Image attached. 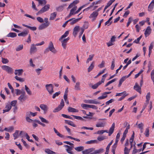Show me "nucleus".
Returning <instances> with one entry per match:
<instances>
[{
	"label": "nucleus",
	"mask_w": 154,
	"mask_h": 154,
	"mask_svg": "<svg viewBox=\"0 0 154 154\" xmlns=\"http://www.w3.org/2000/svg\"><path fill=\"white\" fill-rule=\"evenodd\" d=\"M49 51L54 53H56L57 51L54 47L53 43L52 42H50L49 43L48 47L44 51V53H45L48 52Z\"/></svg>",
	"instance_id": "f257e3e1"
},
{
	"label": "nucleus",
	"mask_w": 154,
	"mask_h": 154,
	"mask_svg": "<svg viewBox=\"0 0 154 154\" xmlns=\"http://www.w3.org/2000/svg\"><path fill=\"white\" fill-rule=\"evenodd\" d=\"M46 88L50 94H52L54 92V86L52 84H47L45 85Z\"/></svg>",
	"instance_id": "f03ea898"
},
{
	"label": "nucleus",
	"mask_w": 154,
	"mask_h": 154,
	"mask_svg": "<svg viewBox=\"0 0 154 154\" xmlns=\"http://www.w3.org/2000/svg\"><path fill=\"white\" fill-rule=\"evenodd\" d=\"M64 106V103L63 100L62 99L60 104L53 110V112H58L62 109Z\"/></svg>",
	"instance_id": "7ed1b4c3"
},
{
	"label": "nucleus",
	"mask_w": 154,
	"mask_h": 154,
	"mask_svg": "<svg viewBox=\"0 0 154 154\" xmlns=\"http://www.w3.org/2000/svg\"><path fill=\"white\" fill-rule=\"evenodd\" d=\"M49 5H47L42 7L37 13L36 15H38L42 14L44 12L47 11L50 8Z\"/></svg>",
	"instance_id": "20e7f679"
},
{
	"label": "nucleus",
	"mask_w": 154,
	"mask_h": 154,
	"mask_svg": "<svg viewBox=\"0 0 154 154\" xmlns=\"http://www.w3.org/2000/svg\"><path fill=\"white\" fill-rule=\"evenodd\" d=\"M64 146L67 148L66 150L67 152L69 154H74L73 152L72 151L74 147V146H70L68 145H65Z\"/></svg>",
	"instance_id": "39448f33"
},
{
	"label": "nucleus",
	"mask_w": 154,
	"mask_h": 154,
	"mask_svg": "<svg viewBox=\"0 0 154 154\" xmlns=\"http://www.w3.org/2000/svg\"><path fill=\"white\" fill-rule=\"evenodd\" d=\"M2 68L4 70H5L8 73H11L13 72V69L12 68L8 66L4 65L2 66Z\"/></svg>",
	"instance_id": "423d86ee"
},
{
	"label": "nucleus",
	"mask_w": 154,
	"mask_h": 154,
	"mask_svg": "<svg viewBox=\"0 0 154 154\" xmlns=\"http://www.w3.org/2000/svg\"><path fill=\"white\" fill-rule=\"evenodd\" d=\"M99 13L97 11H94L91 14L89 17L90 18H92V21H94L96 19Z\"/></svg>",
	"instance_id": "0eeeda50"
},
{
	"label": "nucleus",
	"mask_w": 154,
	"mask_h": 154,
	"mask_svg": "<svg viewBox=\"0 0 154 154\" xmlns=\"http://www.w3.org/2000/svg\"><path fill=\"white\" fill-rule=\"evenodd\" d=\"M84 102L85 103L90 104H98L100 103L99 102L96 101L94 99L89 100H84Z\"/></svg>",
	"instance_id": "6e6552de"
},
{
	"label": "nucleus",
	"mask_w": 154,
	"mask_h": 154,
	"mask_svg": "<svg viewBox=\"0 0 154 154\" xmlns=\"http://www.w3.org/2000/svg\"><path fill=\"white\" fill-rule=\"evenodd\" d=\"M5 109L3 110V113H4L6 112H9L11 108V105H10V103H6Z\"/></svg>",
	"instance_id": "1a4fd4ad"
},
{
	"label": "nucleus",
	"mask_w": 154,
	"mask_h": 154,
	"mask_svg": "<svg viewBox=\"0 0 154 154\" xmlns=\"http://www.w3.org/2000/svg\"><path fill=\"white\" fill-rule=\"evenodd\" d=\"M95 148H89L88 149H86L82 152V154H89L90 153L94 151Z\"/></svg>",
	"instance_id": "9d476101"
},
{
	"label": "nucleus",
	"mask_w": 154,
	"mask_h": 154,
	"mask_svg": "<svg viewBox=\"0 0 154 154\" xmlns=\"http://www.w3.org/2000/svg\"><path fill=\"white\" fill-rule=\"evenodd\" d=\"M134 89L137 91L140 94H141V87L136 82L135 83L134 87Z\"/></svg>",
	"instance_id": "9b49d317"
},
{
	"label": "nucleus",
	"mask_w": 154,
	"mask_h": 154,
	"mask_svg": "<svg viewBox=\"0 0 154 154\" xmlns=\"http://www.w3.org/2000/svg\"><path fill=\"white\" fill-rule=\"evenodd\" d=\"M151 29L149 26H148L144 32V34L146 37L148 36L151 33Z\"/></svg>",
	"instance_id": "f8f14e48"
},
{
	"label": "nucleus",
	"mask_w": 154,
	"mask_h": 154,
	"mask_svg": "<svg viewBox=\"0 0 154 154\" xmlns=\"http://www.w3.org/2000/svg\"><path fill=\"white\" fill-rule=\"evenodd\" d=\"M35 46V45L34 44H32L31 45L30 51L31 54L37 51V48Z\"/></svg>",
	"instance_id": "ddd939ff"
},
{
	"label": "nucleus",
	"mask_w": 154,
	"mask_h": 154,
	"mask_svg": "<svg viewBox=\"0 0 154 154\" xmlns=\"http://www.w3.org/2000/svg\"><path fill=\"white\" fill-rule=\"evenodd\" d=\"M115 126V124L114 123H113L111 128H110L108 133H109V136H110L113 132Z\"/></svg>",
	"instance_id": "4468645a"
},
{
	"label": "nucleus",
	"mask_w": 154,
	"mask_h": 154,
	"mask_svg": "<svg viewBox=\"0 0 154 154\" xmlns=\"http://www.w3.org/2000/svg\"><path fill=\"white\" fill-rule=\"evenodd\" d=\"M23 72V69H15L14 72V74L16 75L20 76L22 75Z\"/></svg>",
	"instance_id": "2eb2a0df"
},
{
	"label": "nucleus",
	"mask_w": 154,
	"mask_h": 154,
	"mask_svg": "<svg viewBox=\"0 0 154 154\" xmlns=\"http://www.w3.org/2000/svg\"><path fill=\"white\" fill-rule=\"evenodd\" d=\"M154 6V0H152L148 7V11H151L153 9Z\"/></svg>",
	"instance_id": "dca6fc26"
},
{
	"label": "nucleus",
	"mask_w": 154,
	"mask_h": 154,
	"mask_svg": "<svg viewBox=\"0 0 154 154\" xmlns=\"http://www.w3.org/2000/svg\"><path fill=\"white\" fill-rule=\"evenodd\" d=\"M93 152L91 153L90 154H97L103 153L104 151V150L103 148H100L98 150L94 151Z\"/></svg>",
	"instance_id": "f3484780"
},
{
	"label": "nucleus",
	"mask_w": 154,
	"mask_h": 154,
	"mask_svg": "<svg viewBox=\"0 0 154 154\" xmlns=\"http://www.w3.org/2000/svg\"><path fill=\"white\" fill-rule=\"evenodd\" d=\"M82 18V17H81L76 19H75V18H71V19L72 20L70 21L71 22L70 23V24L73 25L74 24L80 20Z\"/></svg>",
	"instance_id": "a211bd4d"
},
{
	"label": "nucleus",
	"mask_w": 154,
	"mask_h": 154,
	"mask_svg": "<svg viewBox=\"0 0 154 154\" xmlns=\"http://www.w3.org/2000/svg\"><path fill=\"white\" fill-rule=\"evenodd\" d=\"M40 107L41 109L44 110L45 113H46L48 109V108L47 106L43 104H41L40 106Z\"/></svg>",
	"instance_id": "6ab92c4d"
},
{
	"label": "nucleus",
	"mask_w": 154,
	"mask_h": 154,
	"mask_svg": "<svg viewBox=\"0 0 154 154\" xmlns=\"http://www.w3.org/2000/svg\"><path fill=\"white\" fill-rule=\"evenodd\" d=\"M115 0H110L107 3V5H106L104 8L103 12H104L106 10L109 6H110L114 1Z\"/></svg>",
	"instance_id": "aec40b11"
},
{
	"label": "nucleus",
	"mask_w": 154,
	"mask_h": 154,
	"mask_svg": "<svg viewBox=\"0 0 154 154\" xmlns=\"http://www.w3.org/2000/svg\"><path fill=\"white\" fill-rule=\"evenodd\" d=\"M48 26V24L46 23H43L41 24L38 27L39 30H42L47 27Z\"/></svg>",
	"instance_id": "412c9836"
},
{
	"label": "nucleus",
	"mask_w": 154,
	"mask_h": 154,
	"mask_svg": "<svg viewBox=\"0 0 154 154\" xmlns=\"http://www.w3.org/2000/svg\"><path fill=\"white\" fill-rule=\"evenodd\" d=\"M65 122L66 124H67L69 125H70L73 127H75L76 126L75 124H74L73 122L69 120H65Z\"/></svg>",
	"instance_id": "4be33fe9"
},
{
	"label": "nucleus",
	"mask_w": 154,
	"mask_h": 154,
	"mask_svg": "<svg viewBox=\"0 0 154 154\" xmlns=\"http://www.w3.org/2000/svg\"><path fill=\"white\" fill-rule=\"evenodd\" d=\"M28 31L26 30H25L24 31L22 32L19 33L18 34V36H22L23 37L27 35L28 33Z\"/></svg>",
	"instance_id": "5701e85b"
},
{
	"label": "nucleus",
	"mask_w": 154,
	"mask_h": 154,
	"mask_svg": "<svg viewBox=\"0 0 154 154\" xmlns=\"http://www.w3.org/2000/svg\"><path fill=\"white\" fill-rule=\"evenodd\" d=\"M69 34V31H68L65 32L64 34L62 35V36L59 39V40L61 41L63 38H66L67 36Z\"/></svg>",
	"instance_id": "b1692460"
},
{
	"label": "nucleus",
	"mask_w": 154,
	"mask_h": 154,
	"mask_svg": "<svg viewBox=\"0 0 154 154\" xmlns=\"http://www.w3.org/2000/svg\"><path fill=\"white\" fill-rule=\"evenodd\" d=\"M68 110L69 112H78V110L74 108L71 107H69L68 109Z\"/></svg>",
	"instance_id": "393cba45"
},
{
	"label": "nucleus",
	"mask_w": 154,
	"mask_h": 154,
	"mask_svg": "<svg viewBox=\"0 0 154 154\" xmlns=\"http://www.w3.org/2000/svg\"><path fill=\"white\" fill-rule=\"evenodd\" d=\"M17 34L15 32H10L7 35V37H10L11 38H14L17 36Z\"/></svg>",
	"instance_id": "a878e982"
},
{
	"label": "nucleus",
	"mask_w": 154,
	"mask_h": 154,
	"mask_svg": "<svg viewBox=\"0 0 154 154\" xmlns=\"http://www.w3.org/2000/svg\"><path fill=\"white\" fill-rule=\"evenodd\" d=\"M56 15L57 13L56 12H54L53 13H51L50 15L49 18L50 20H54L55 18L56 17Z\"/></svg>",
	"instance_id": "bb28decb"
},
{
	"label": "nucleus",
	"mask_w": 154,
	"mask_h": 154,
	"mask_svg": "<svg viewBox=\"0 0 154 154\" xmlns=\"http://www.w3.org/2000/svg\"><path fill=\"white\" fill-rule=\"evenodd\" d=\"M101 84V82L100 81L97 83L95 84L94 85L91 86V87L92 89H96L97 88L98 86L100 85Z\"/></svg>",
	"instance_id": "cd10ccee"
},
{
	"label": "nucleus",
	"mask_w": 154,
	"mask_h": 154,
	"mask_svg": "<svg viewBox=\"0 0 154 154\" xmlns=\"http://www.w3.org/2000/svg\"><path fill=\"white\" fill-rule=\"evenodd\" d=\"M80 83L78 82H76L75 85L74 87V89L76 90H80Z\"/></svg>",
	"instance_id": "c85d7f7f"
},
{
	"label": "nucleus",
	"mask_w": 154,
	"mask_h": 154,
	"mask_svg": "<svg viewBox=\"0 0 154 154\" xmlns=\"http://www.w3.org/2000/svg\"><path fill=\"white\" fill-rule=\"evenodd\" d=\"M75 150L78 152H80L81 151H83L84 149V147L83 146H78L75 148Z\"/></svg>",
	"instance_id": "c756f323"
},
{
	"label": "nucleus",
	"mask_w": 154,
	"mask_h": 154,
	"mask_svg": "<svg viewBox=\"0 0 154 154\" xmlns=\"http://www.w3.org/2000/svg\"><path fill=\"white\" fill-rule=\"evenodd\" d=\"M45 152L48 154H55L56 152L51 150L49 149H46Z\"/></svg>",
	"instance_id": "7c9ffc66"
},
{
	"label": "nucleus",
	"mask_w": 154,
	"mask_h": 154,
	"mask_svg": "<svg viewBox=\"0 0 154 154\" xmlns=\"http://www.w3.org/2000/svg\"><path fill=\"white\" fill-rule=\"evenodd\" d=\"M19 132V131L16 130L15 132L13 134L14 140L17 139L20 135H18Z\"/></svg>",
	"instance_id": "2f4dec72"
},
{
	"label": "nucleus",
	"mask_w": 154,
	"mask_h": 154,
	"mask_svg": "<svg viewBox=\"0 0 154 154\" xmlns=\"http://www.w3.org/2000/svg\"><path fill=\"white\" fill-rule=\"evenodd\" d=\"M94 62H93L91 64L90 66H89L88 68V72H90L94 68Z\"/></svg>",
	"instance_id": "473e14b6"
},
{
	"label": "nucleus",
	"mask_w": 154,
	"mask_h": 154,
	"mask_svg": "<svg viewBox=\"0 0 154 154\" xmlns=\"http://www.w3.org/2000/svg\"><path fill=\"white\" fill-rule=\"evenodd\" d=\"M126 78V76H123L120 79L118 85L119 87H120L121 86L122 83L125 80Z\"/></svg>",
	"instance_id": "72a5a7b5"
},
{
	"label": "nucleus",
	"mask_w": 154,
	"mask_h": 154,
	"mask_svg": "<svg viewBox=\"0 0 154 154\" xmlns=\"http://www.w3.org/2000/svg\"><path fill=\"white\" fill-rule=\"evenodd\" d=\"M98 143V141L96 140H91L89 141H87L85 142V143L86 144H91L94 143Z\"/></svg>",
	"instance_id": "f704fd0d"
},
{
	"label": "nucleus",
	"mask_w": 154,
	"mask_h": 154,
	"mask_svg": "<svg viewBox=\"0 0 154 154\" xmlns=\"http://www.w3.org/2000/svg\"><path fill=\"white\" fill-rule=\"evenodd\" d=\"M14 78L17 81H19L21 82H23L24 81V79L20 77H18L17 76H15L14 77Z\"/></svg>",
	"instance_id": "c9c22d12"
},
{
	"label": "nucleus",
	"mask_w": 154,
	"mask_h": 154,
	"mask_svg": "<svg viewBox=\"0 0 154 154\" xmlns=\"http://www.w3.org/2000/svg\"><path fill=\"white\" fill-rule=\"evenodd\" d=\"M105 122H100L97 123L96 125V127H103L105 125Z\"/></svg>",
	"instance_id": "e433bc0d"
},
{
	"label": "nucleus",
	"mask_w": 154,
	"mask_h": 154,
	"mask_svg": "<svg viewBox=\"0 0 154 154\" xmlns=\"http://www.w3.org/2000/svg\"><path fill=\"white\" fill-rule=\"evenodd\" d=\"M53 129L55 133L57 134V136L60 137H63V136L59 133L55 128H54Z\"/></svg>",
	"instance_id": "4c0bfd02"
},
{
	"label": "nucleus",
	"mask_w": 154,
	"mask_h": 154,
	"mask_svg": "<svg viewBox=\"0 0 154 154\" xmlns=\"http://www.w3.org/2000/svg\"><path fill=\"white\" fill-rule=\"evenodd\" d=\"M131 149H128L127 147H125L124 149V154H129L130 150Z\"/></svg>",
	"instance_id": "58836bf2"
},
{
	"label": "nucleus",
	"mask_w": 154,
	"mask_h": 154,
	"mask_svg": "<svg viewBox=\"0 0 154 154\" xmlns=\"http://www.w3.org/2000/svg\"><path fill=\"white\" fill-rule=\"evenodd\" d=\"M25 89L28 94L29 95H31L32 94L31 91L26 85H25Z\"/></svg>",
	"instance_id": "ea45409f"
},
{
	"label": "nucleus",
	"mask_w": 154,
	"mask_h": 154,
	"mask_svg": "<svg viewBox=\"0 0 154 154\" xmlns=\"http://www.w3.org/2000/svg\"><path fill=\"white\" fill-rule=\"evenodd\" d=\"M39 118L41 119L42 122L47 124L49 123V122L48 121L42 117L39 116Z\"/></svg>",
	"instance_id": "a19ab883"
},
{
	"label": "nucleus",
	"mask_w": 154,
	"mask_h": 154,
	"mask_svg": "<svg viewBox=\"0 0 154 154\" xmlns=\"http://www.w3.org/2000/svg\"><path fill=\"white\" fill-rule=\"evenodd\" d=\"M150 92H148L146 96V102H148L149 101V100L150 99Z\"/></svg>",
	"instance_id": "79ce46f5"
},
{
	"label": "nucleus",
	"mask_w": 154,
	"mask_h": 154,
	"mask_svg": "<svg viewBox=\"0 0 154 154\" xmlns=\"http://www.w3.org/2000/svg\"><path fill=\"white\" fill-rule=\"evenodd\" d=\"M151 79L153 82L154 85V69L151 71Z\"/></svg>",
	"instance_id": "37998d69"
},
{
	"label": "nucleus",
	"mask_w": 154,
	"mask_h": 154,
	"mask_svg": "<svg viewBox=\"0 0 154 154\" xmlns=\"http://www.w3.org/2000/svg\"><path fill=\"white\" fill-rule=\"evenodd\" d=\"M117 146V145H113L112 147L111 151L113 154H115V150Z\"/></svg>",
	"instance_id": "c03bdc74"
},
{
	"label": "nucleus",
	"mask_w": 154,
	"mask_h": 154,
	"mask_svg": "<svg viewBox=\"0 0 154 154\" xmlns=\"http://www.w3.org/2000/svg\"><path fill=\"white\" fill-rule=\"evenodd\" d=\"M24 96L25 95H24V94L21 95L18 98V100H20L21 101H22V100H25V99Z\"/></svg>",
	"instance_id": "a18cd8bd"
},
{
	"label": "nucleus",
	"mask_w": 154,
	"mask_h": 154,
	"mask_svg": "<svg viewBox=\"0 0 154 154\" xmlns=\"http://www.w3.org/2000/svg\"><path fill=\"white\" fill-rule=\"evenodd\" d=\"M23 48V45H19L16 49L17 51H19L22 50Z\"/></svg>",
	"instance_id": "49530a36"
},
{
	"label": "nucleus",
	"mask_w": 154,
	"mask_h": 154,
	"mask_svg": "<svg viewBox=\"0 0 154 154\" xmlns=\"http://www.w3.org/2000/svg\"><path fill=\"white\" fill-rule=\"evenodd\" d=\"M81 106L83 108L87 109L86 108H89L90 105L85 103H82L81 104Z\"/></svg>",
	"instance_id": "de8ad7c7"
},
{
	"label": "nucleus",
	"mask_w": 154,
	"mask_h": 154,
	"mask_svg": "<svg viewBox=\"0 0 154 154\" xmlns=\"http://www.w3.org/2000/svg\"><path fill=\"white\" fill-rule=\"evenodd\" d=\"M141 148L139 149H136V148L134 149L133 150V152H132V154H135V153H137V152H139L141 151Z\"/></svg>",
	"instance_id": "09e8293b"
},
{
	"label": "nucleus",
	"mask_w": 154,
	"mask_h": 154,
	"mask_svg": "<svg viewBox=\"0 0 154 154\" xmlns=\"http://www.w3.org/2000/svg\"><path fill=\"white\" fill-rule=\"evenodd\" d=\"M144 134L146 137H148L149 135V128L146 129Z\"/></svg>",
	"instance_id": "8fccbe9b"
},
{
	"label": "nucleus",
	"mask_w": 154,
	"mask_h": 154,
	"mask_svg": "<svg viewBox=\"0 0 154 154\" xmlns=\"http://www.w3.org/2000/svg\"><path fill=\"white\" fill-rule=\"evenodd\" d=\"M106 139V137L104 136H99L97 138V139L99 141H101Z\"/></svg>",
	"instance_id": "3c124183"
},
{
	"label": "nucleus",
	"mask_w": 154,
	"mask_h": 154,
	"mask_svg": "<svg viewBox=\"0 0 154 154\" xmlns=\"http://www.w3.org/2000/svg\"><path fill=\"white\" fill-rule=\"evenodd\" d=\"M72 116H73L74 118L76 119L84 121V119H83L82 117L79 116H77L74 115H72Z\"/></svg>",
	"instance_id": "603ef678"
},
{
	"label": "nucleus",
	"mask_w": 154,
	"mask_h": 154,
	"mask_svg": "<svg viewBox=\"0 0 154 154\" xmlns=\"http://www.w3.org/2000/svg\"><path fill=\"white\" fill-rule=\"evenodd\" d=\"M88 26V22H85L84 23L82 27L83 28L85 29H87Z\"/></svg>",
	"instance_id": "864d4df0"
},
{
	"label": "nucleus",
	"mask_w": 154,
	"mask_h": 154,
	"mask_svg": "<svg viewBox=\"0 0 154 154\" xmlns=\"http://www.w3.org/2000/svg\"><path fill=\"white\" fill-rule=\"evenodd\" d=\"M115 66V60L114 59H113L112 60V64L111 66V70H113L114 69V68Z\"/></svg>",
	"instance_id": "5fc2aeb1"
},
{
	"label": "nucleus",
	"mask_w": 154,
	"mask_h": 154,
	"mask_svg": "<svg viewBox=\"0 0 154 154\" xmlns=\"http://www.w3.org/2000/svg\"><path fill=\"white\" fill-rule=\"evenodd\" d=\"M2 62L3 63L5 64L8 63L9 62V60L8 59L3 57H2Z\"/></svg>",
	"instance_id": "6e6d98bb"
},
{
	"label": "nucleus",
	"mask_w": 154,
	"mask_h": 154,
	"mask_svg": "<svg viewBox=\"0 0 154 154\" xmlns=\"http://www.w3.org/2000/svg\"><path fill=\"white\" fill-rule=\"evenodd\" d=\"M17 100H16L12 101L11 102V103H10V104L11 105V106H16V105L17 103Z\"/></svg>",
	"instance_id": "4d7b16f0"
},
{
	"label": "nucleus",
	"mask_w": 154,
	"mask_h": 154,
	"mask_svg": "<svg viewBox=\"0 0 154 154\" xmlns=\"http://www.w3.org/2000/svg\"><path fill=\"white\" fill-rule=\"evenodd\" d=\"M26 121L29 122H35L34 121V120H33L29 118V117L27 116L26 118Z\"/></svg>",
	"instance_id": "13d9d810"
},
{
	"label": "nucleus",
	"mask_w": 154,
	"mask_h": 154,
	"mask_svg": "<svg viewBox=\"0 0 154 154\" xmlns=\"http://www.w3.org/2000/svg\"><path fill=\"white\" fill-rule=\"evenodd\" d=\"M47 1L46 0H41L39 2V4L42 5H45Z\"/></svg>",
	"instance_id": "bf43d9fd"
},
{
	"label": "nucleus",
	"mask_w": 154,
	"mask_h": 154,
	"mask_svg": "<svg viewBox=\"0 0 154 154\" xmlns=\"http://www.w3.org/2000/svg\"><path fill=\"white\" fill-rule=\"evenodd\" d=\"M142 35H141L139 37H138V38H137L136 40H135L134 42H133L134 43H139V42L140 40V39H141V38H142Z\"/></svg>",
	"instance_id": "052dcab7"
},
{
	"label": "nucleus",
	"mask_w": 154,
	"mask_h": 154,
	"mask_svg": "<svg viewBox=\"0 0 154 154\" xmlns=\"http://www.w3.org/2000/svg\"><path fill=\"white\" fill-rule=\"evenodd\" d=\"M60 93V91L57 92L54 94L52 96V98L53 99L55 98L56 97L58 96Z\"/></svg>",
	"instance_id": "680f3d73"
},
{
	"label": "nucleus",
	"mask_w": 154,
	"mask_h": 154,
	"mask_svg": "<svg viewBox=\"0 0 154 154\" xmlns=\"http://www.w3.org/2000/svg\"><path fill=\"white\" fill-rule=\"evenodd\" d=\"M35 122H36L41 125H42L43 127H45V125L43 123L37 120H34V121Z\"/></svg>",
	"instance_id": "e2e57ef3"
},
{
	"label": "nucleus",
	"mask_w": 154,
	"mask_h": 154,
	"mask_svg": "<svg viewBox=\"0 0 154 154\" xmlns=\"http://www.w3.org/2000/svg\"><path fill=\"white\" fill-rule=\"evenodd\" d=\"M105 62L104 61H102L101 63L98 65V67L100 68L104 67Z\"/></svg>",
	"instance_id": "0e129e2a"
},
{
	"label": "nucleus",
	"mask_w": 154,
	"mask_h": 154,
	"mask_svg": "<svg viewBox=\"0 0 154 154\" xmlns=\"http://www.w3.org/2000/svg\"><path fill=\"white\" fill-rule=\"evenodd\" d=\"M25 136L26 137V138L27 139V140L30 142H33L34 141H33L32 140V139H31V140H30V138H29V136L28 135V134L26 133L25 134Z\"/></svg>",
	"instance_id": "69168bd1"
},
{
	"label": "nucleus",
	"mask_w": 154,
	"mask_h": 154,
	"mask_svg": "<svg viewBox=\"0 0 154 154\" xmlns=\"http://www.w3.org/2000/svg\"><path fill=\"white\" fill-rule=\"evenodd\" d=\"M37 20L40 23H43L44 22L43 19L41 17H37Z\"/></svg>",
	"instance_id": "338daca9"
},
{
	"label": "nucleus",
	"mask_w": 154,
	"mask_h": 154,
	"mask_svg": "<svg viewBox=\"0 0 154 154\" xmlns=\"http://www.w3.org/2000/svg\"><path fill=\"white\" fill-rule=\"evenodd\" d=\"M63 7L62 6H59L58 7L56 8V10L57 11H61L63 10Z\"/></svg>",
	"instance_id": "774afa93"
}]
</instances>
